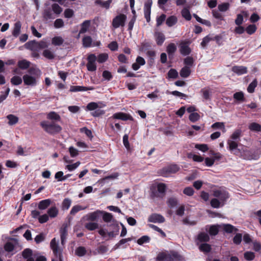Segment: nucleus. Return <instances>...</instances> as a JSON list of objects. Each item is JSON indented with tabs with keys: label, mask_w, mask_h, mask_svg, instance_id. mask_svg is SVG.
Wrapping results in <instances>:
<instances>
[{
	"label": "nucleus",
	"mask_w": 261,
	"mask_h": 261,
	"mask_svg": "<svg viewBox=\"0 0 261 261\" xmlns=\"http://www.w3.org/2000/svg\"><path fill=\"white\" fill-rule=\"evenodd\" d=\"M60 118V115H48L47 120L41 121L40 124L45 132L50 135H55L62 130V127L56 122Z\"/></svg>",
	"instance_id": "nucleus-1"
},
{
	"label": "nucleus",
	"mask_w": 261,
	"mask_h": 261,
	"mask_svg": "<svg viewBox=\"0 0 261 261\" xmlns=\"http://www.w3.org/2000/svg\"><path fill=\"white\" fill-rule=\"evenodd\" d=\"M166 190V185L165 184L159 183L157 184L156 187L154 185H152L150 187V196L152 198L155 197L163 198L165 194Z\"/></svg>",
	"instance_id": "nucleus-2"
},
{
	"label": "nucleus",
	"mask_w": 261,
	"mask_h": 261,
	"mask_svg": "<svg viewBox=\"0 0 261 261\" xmlns=\"http://www.w3.org/2000/svg\"><path fill=\"white\" fill-rule=\"evenodd\" d=\"M213 195L215 197L218 198L219 200L222 202V205H224L229 197V193L222 187L214 189L213 190Z\"/></svg>",
	"instance_id": "nucleus-3"
},
{
	"label": "nucleus",
	"mask_w": 261,
	"mask_h": 261,
	"mask_svg": "<svg viewBox=\"0 0 261 261\" xmlns=\"http://www.w3.org/2000/svg\"><path fill=\"white\" fill-rule=\"evenodd\" d=\"M191 42L189 39L181 41L179 44V50L181 55L184 56H189L192 51L190 45Z\"/></svg>",
	"instance_id": "nucleus-4"
},
{
	"label": "nucleus",
	"mask_w": 261,
	"mask_h": 261,
	"mask_svg": "<svg viewBox=\"0 0 261 261\" xmlns=\"http://www.w3.org/2000/svg\"><path fill=\"white\" fill-rule=\"evenodd\" d=\"M126 18V15L123 14L117 15L112 20V26L115 29L118 28L120 27H124Z\"/></svg>",
	"instance_id": "nucleus-5"
},
{
	"label": "nucleus",
	"mask_w": 261,
	"mask_h": 261,
	"mask_svg": "<svg viewBox=\"0 0 261 261\" xmlns=\"http://www.w3.org/2000/svg\"><path fill=\"white\" fill-rule=\"evenodd\" d=\"M88 63L87 64V68L89 71H95L96 70V65L95 61L96 57L95 54H90L87 58Z\"/></svg>",
	"instance_id": "nucleus-6"
},
{
	"label": "nucleus",
	"mask_w": 261,
	"mask_h": 261,
	"mask_svg": "<svg viewBox=\"0 0 261 261\" xmlns=\"http://www.w3.org/2000/svg\"><path fill=\"white\" fill-rule=\"evenodd\" d=\"M152 4V0H147L144 4V17L145 18L147 22H149L150 21L151 8Z\"/></svg>",
	"instance_id": "nucleus-7"
},
{
	"label": "nucleus",
	"mask_w": 261,
	"mask_h": 261,
	"mask_svg": "<svg viewBox=\"0 0 261 261\" xmlns=\"http://www.w3.org/2000/svg\"><path fill=\"white\" fill-rule=\"evenodd\" d=\"M102 214H103V216H102L103 220L105 222H107V223H109V222L112 221V222H113L112 225L116 229V231H118V230H119L118 224L116 223V221L115 220L113 219V215L111 213H109L108 212H103V213Z\"/></svg>",
	"instance_id": "nucleus-8"
},
{
	"label": "nucleus",
	"mask_w": 261,
	"mask_h": 261,
	"mask_svg": "<svg viewBox=\"0 0 261 261\" xmlns=\"http://www.w3.org/2000/svg\"><path fill=\"white\" fill-rule=\"evenodd\" d=\"M109 251V245H104L102 243H99L96 248L93 251V254L95 255L100 254L102 255L106 253Z\"/></svg>",
	"instance_id": "nucleus-9"
},
{
	"label": "nucleus",
	"mask_w": 261,
	"mask_h": 261,
	"mask_svg": "<svg viewBox=\"0 0 261 261\" xmlns=\"http://www.w3.org/2000/svg\"><path fill=\"white\" fill-rule=\"evenodd\" d=\"M148 221L149 222L162 223L165 221V219L160 214L153 213L149 216Z\"/></svg>",
	"instance_id": "nucleus-10"
},
{
	"label": "nucleus",
	"mask_w": 261,
	"mask_h": 261,
	"mask_svg": "<svg viewBox=\"0 0 261 261\" xmlns=\"http://www.w3.org/2000/svg\"><path fill=\"white\" fill-rule=\"evenodd\" d=\"M50 246L55 255L57 257H59L60 261H62V255L59 251L58 244L56 241V238H54L51 240L50 243Z\"/></svg>",
	"instance_id": "nucleus-11"
},
{
	"label": "nucleus",
	"mask_w": 261,
	"mask_h": 261,
	"mask_svg": "<svg viewBox=\"0 0 261 261\" xmlns=\"http://www.w3.org/2000/svg\"><path fill=\"white\" fill-rule=\"evenodd\" d=\"M23 80L25 85L35 86L37 85L36 78L34 76L25 74L23 76Z\"/></svg>",
	"instance_id": "nucleus-12"
},
{
	"label": "nucleus",
	"mask_w": 261,
	"mask_h": 261,
	"mask_svg": "<svg viewBox=\"0 0 261 261\" xmlns=\"http://www.w3.org/2000/svg\"><path fill=\"white\" fill-rule=\"evenodd\" d=\"M231 70L238 75H242L247 73V68L243 66H234Z\"/></svg>",
	"instance_id": "nucleus-13"
},
{
	"label": "nucleus",
	"mask_w": 261,
	"mask_h": 261,
	"mask_svg": "<svg viewBox=\"0 0 261 261\" xmlns=\"http://www.w3.org/2000/svg\"><path fill=\"white\" fill-rule=\"evenodd\" d=\"M25 48L32 51H38L39 50L37 41L34 40L29 41L24 44Z\"/></svg>",
	"instance_id": "nucleus-14"
},
{
	"label": "nucleus",
	"mask_w": 261,
	"mask_h": 261,
	"mask_svg": "<svg viewBox=\"0 0 261 261\" xmlns=\"http://www.w3.org/2000/svg\"><path fill=\"white\" fill-rule=\"evenodd\" d=\"M179 167L175 164L171 165L163 169L165 173H175L179 170Z\"/></svg>",
	"instance_id": "nucleus-15"
},
{
	"label": "nucleus",
	"mask_w": 261,
	"mask_h": 261,
	"mask_svg": "<svg viewBox=\"0 0 261 261\" xmlns=\"http://www.w3.org/2000/svg\"><path fill=\"white\" fill-rule=\"evenodd\" d=\"M177 50V47L176 45L173 43H169L166 48V51L168 55L169 58H172L174 55V54Z\"/></svg>",
	"instance_id": "nucleus-16"
},
{
	"label": "nucleus",
	"mask_w": 261,
	"mask_h": 261,
	"mask_svg": "<svg viewBox=\"0 0 261 261\" xmlns=\"http://www.w3.org/2000/svg\"><path fill=\"white\" fill-rule=\"evenodd\" d=\"M156 261H172V256L170 253L161 252L157 256Z\"/></svg>",
	"instance_id": "nucleus-17"
},
{
	"label": "nucleus",
	"mask_w": 261,
	"mask_h": 261,
	"mask_svg": "<svg viewBox=\"0 0 261 261\" xmlns=\"http://www.w3.org/2000/svg\"><path fill=\"white\" fill-rule=\"evenodd\" d=\"M21 28V23L20 21H17L14 23L13 30L12 32V35L17 38L20 34Z\"/></svg>",
	"instance_id": "nucleus-18"
},
{
	"label": "nucleus",
	"mask_w": 261,
	"mask_h": 261,
	"mask_svg": "<svg viewBox=\"0 0 261 261\" xmlns=\"http://www.w3.org/2000/svg\"><path fill=\"white\" fill-rule=\"evenodd\" d=\"M103 213V211L97 210L93 213H89L87 215V220L89 221L96 220L100 214Z\"/></svg>",
	"instance_id": "nucleus-19"
},
{
	"label": "nucleus",
	"mask_w": 261,
	"mask_h": 261,
	"mask_svg": "<svg viewBox=\"0 0 261 261\" xmlns=\"http://www.w3.org/2000/svg\"><path fill=\"white\" fill-rule=\"evenodd\" d=\"M104 106L105 105H103L101 102H91L87 105L86 108L88 110L93 111L96 110L98 108H101Z\"/></svg>",
	"instance_id": "nucleus-20"
},
{
	"label": "nucleus",
	"mask_w": 261,
	"mask_h": 261,
	"mask_svg": "<svg viewBox=\"0 0 261 261\" xmlns=\"http://www.w3.org/2000/svg\"><path fill=\"white\" fill-rule=\"evenodd\" d=\"M154 36L157 45L161 46L165 40V35L161 32H155Z\"/></svg>",
	"instance_id": "nucleus-21"
},
{
	"label": "nucleus",
	"mask_w": 261,
	"mask_h": 261,
	"mask_svg": "<svg viewBox=\"0 0 261 261\" xmlns=\"http://www.w3.org/2000/svg\"><path fill=\"white\" fill-rule=\"evenodd\" d=\"M51 203V200L50 199L41 200L38 203V208L40 210H45Z\"/></svg>",
	"instance_id": "nucleus-22"
},
{
	"label": "nucleus",
	"mask_w": 261,
	"mask_h": 261,
	"mask_svg": "<svg viewBox=\"0 0 261 261\" xmlns=\"http://www.w3.org/2000/svg\"><path fill=\"white\" fill-rule=\"evenodd\" d=\"M91 24V20H85L81 24V28L79 32V35L81 34H84L87 32Z\"/></svg>",
	"instance_id": "nucleus-23"
},
{
	"label": "nucleus",
	"mask_w": 261,
	"mask_h": 261,
	"mask_svg": "<svg viewBox=\"0 0 261 261\" xmlns=\"http://www.w3.org/2000/svg\"><path fill=\"white\" fill-rule=\"evenodd\" d=\"M61 243L63 244L67 236V226L66 224L63 225L60 230Z\"/></svg>",
	"instance_id": "nucleus-24"
},
{
	"label": "nucleus",
	"mask_w": 261,
	"mask_h": 261,
	"mask_svg": "<svg viewBox=\"0 0 261 261\" xmlns=\"http://www.w3.org/2000/svg\"><path fill=\"white\" fill-rule=\"evenodd\" d=\"M191 70L190 67L185 66L180 71V75L184 78L188 77L191 74Z\"/></svg>",
	"instance_id": "nucleus-25"
},
{
	"label": "nucleus",
	"mask_w": 261,
	"mask_h": 261,
	"mask_svg": "<svg viewBox=\"0 0 261 261\" xmlns=\"http://www.w3.org/2000/svg\"><path fill=\"white\" fill-rule=\"evenodd\" d=\"M177 22V18L175 16L172 15L167 18L166 20V23L169 27H171L175 25Z\"/></svg>",
	"instance_id": "nucleus-26"
},
{
	"label": "nucleus",
	"mask_w": 261,
	"mask_h": 261,
	"mask_svg": "<svg viewBox=\"0 0 261 261\" xmlns=\"http://www.w3.org/2000/svg\"><path fill=\"white\" fill-rule=\"evenodd\" d=\"M59 213V211L56 206H54L50 207L47 210V215L50 218H55L57 216Z\"/></svg>",
	"instance_id": "nucleus-27"
},
{
	"label": "nucleus",
	"mask_w": 261,
	"mask_h": 261,
	"mask_svg": "<svg viewBox=\"0 0 261 261\" xmlns=\"http://www.w3.org/2000/svg\"><path fill=\"white\" fill-rule=\"evenodd\" d=\"M223 229L226 233H232L233 232H237L238 229L234 227L233 225L229 224L223 225Z\"/></svg>",
	"instance_id": "nucleus-28"
},
{
	"label": "nucleus",
	"mask_w": 261,
	"mask_h": 261,
	"mask_svg": "<svg viewBox=\"0 0 261 261\" xmlns=\"http://www.w3.org/2000/svg\"><path fill=\"white\" fill-rule=\"evenodd\" d=\"M200 93L204 100H209L210 99V91L208 87L202 88L200 90Z\"/></svg>",
	"instance_id": "nucleus-29"
},
{
	"label": "nucleus",
	"mask_w": 261,
	"mask_h": 261,
	"mask_svg": "<svg viewBox=\"0 0 261 261\" xmlns=\"http://www.w3.org/2000/svg\"><path fill=\"white\" fill-rule=\"evenodd\" d=\"M92 39L89 36H85L82 39L83 45L84 47H90L92 45Z\"/></svg>",
	"instance_id": "nucleus-30"
},
{
	"label": "nucleus",
	"mask_w": 261,
	"mask_h": 261,
	"mask_svg": "<svg viewBox=\"0 0 261 261\" xmlns=\"http://www.w3.org/2000/svg\"><path fill=\"white\" fill-rule=\"evenodd\" d=\"M43 16L44 19L47 20L49 19H54L55 17L50 9H46L43 12Z\"/></svg>",
	"instance_id": "nucleus-31"
},
{
	"label": "nucleus",
	"mask_w": 261,
	"mask_h": 261,
	"mask_svg": "<svg viewBox=\"0 0 261 261\" xmlns=\"http://www.w3.org/2000/svg\"><path fill=\"white\" fill-rule=\"evenodd\" d=\"M199 249L201 251L205 253H209L212 250L211 246L207 243L201 244L199 246Z\"/></svg>",
	"instance_id": "nucleus-32"
},
{
	"label": "nucleus",
	"mask_w": 261,
	"mask_h": 261,
	"mask_svg": "<svg viewBox=\"0 0 261 261\" xmlns=\"http://www.w3.org/2000/svg\"><path fill=\"white\" fill-rule=\"evenodd\" d=\"M197 239L201 242H207L210 240V237L205 232H200L197 236Z\"/></svg>",
	"instance_id": "nucleus-33"
},
{
	"label": "nucleus",
	"mask_w": 261,
	"mask_h": 261,
	"mask_svg": "<svg viewBox=\"0 0 261 261\" xmlns=\"http://www.w3.org/2000/svg\"><path fill=\"white\" fill-rule=\"evenodd\" d=\"M220 226L218 225H213L209 227L208 233L211 236H216L219 232Z\"/></svg>",
	"instance_id": "nucleus-34"
},
{
	"label": "nucleus",
	"mask_w": 261,
	"mask_h": 261,
	"mask_svg": "<svg viewBox=\"0 0 261 261\" xmlns=\"http://www.w3.org/2000/svg\"><path fill=\"white\" fill-rule=\"evenodd\" d=\"M242 130L240 129H236L231 135L229 139L238 141L240 140Z\"/></svg>",
	"instance_id": "nucleus-35"
},
{
	"label": "nucleus",
	"mask_w": 261,
	"mask_h": 261,
	"mask_svg": "<svg viewBox=\"0 0 261 261\" xmlns=\"http://www.w3.org/2000/svg\"><path fill=\"white\" fill-rule=\"evenodd\" d=\"M30 65V62L26 60H22L18 62V66L21 69H27Z\"/></svg>",
	"instance_id": "nucleus-36"
},
{
	"label": "nucleus",
	"mask_w": 261,
	"mask_h": 261,
	"mask_svg": "<svg viewBox=\"0 0 261 261\" xmlns=\"http://www.w3.org/2000/svg\"><path fill=\"white\" fill-rule=\"evenodd\" d=\"M211 205L214 208H219L221 206H223L222 205V202L217 198H213L210 202Z\"/></svg>",
	"instance_id": "nucleus-37"
},
{
	"label": "nucleus",
	"mask_w": 261,
	"mask_h": 261,
	"mask_svg": "<svg viewBox=\"0 0 261 261\" xmlns=\"http://www.w3.org/2000/svg\"><path fill=\"white\" fill-rule=\"evenodd\" d=\"M89 89L86 87L81 86H71L70 88L71 92L86 91Z\"/></svg>",
	"instance_id": "nucleus-38"
},
{
	"label": "nucleus",
	"mask_w": 261,
	"mask_h": 261,
	"mask_svg": "<svg viewBox=\"0 0 261 261\" xmlns=\"http://www.w3.org/2000/svg\"><path fill=\"white\" fill-rule=\"evenodd\" d=\"M233 98L238 101L243 102L245 101V97L243 92H237L233 94Z\"/></svg>",
	"instance_id": "nucleus-39"
},
{
	"label": "nucleus",
	"mask_w": 261,
	"mask_h": 261,
	"mask_svg": "<svg viewBox=\"0 0 261 261\" xmlns=\"http://www.w3.org/2000/svg\"><path fill=\"white\" fill-rule=\"evenodd\" d=\"M181 14L182 16L187 21H190L192 18L190 12L187 8H184L181 10Z\"/></svg>",
	"instance_id": "nucleus-40"
},
{
	"label": "nucleus",
	"mask_w": 261,
	"mask_h": 261,
	"mask_svg": "<svg viewBox=\"0 0 261 261\" xmlns=\"http://www.w3.org/2000/svg\"><path fill=\"white\" fill-rule=\"evenodd\" d=\"M257 85V81L256 79L253 80V81L247 87V91L249 93H252L254 92V89Z\"/></svg>",
	"instance_id": "nucleus-41"
},
{
	"label": "nucleus",
	"mask_w": 261,
	"mask_h": 261,
	"mask_svg": "<svg viewBox=\"0 0 261 261\" xmlns=\"http://www.w3.org/2000/svg\"><path fill=\"white\" fill-rule=\"evenodd\" d=\"M87 253V250L84 247L80 246L77 247L75 251V254L78 256H83Z\"/></svg>",
	"instance_id": "nucleus-42"
},
{
	"label": "nucleus",
	"mask_w": 261,
	"mask_h": 261,
	"mask_svg": "<svg viewBox=\"0 0 261 261\" xmlns=\"http://www.w3.org/2000/svg\"><path fill=\"white\" fill-rule=\"evenodd\" d=\"M187 156L189 159H192L194 161L197 162H202L204 160L201 156L193 154L192 153H188Z\"/></svg>",
	"instance_id": "nucleus-43"
},
{
	"label": "nucleus",
	"mask_w": 261,
	"mask_h": 261,
	"mask_svg": "<svg viewBox=\"0 0 261 261\" xmlns=\"http://www.w3.org/2000/svg\"><path fill=\"white\" fill-rule=\"evenodd\" d=\"M227 144L228 145L229 149L230 151H232L234 149H237L238 146V141L228 139L227 140Z\"/></svg>",
	"instance_id": "nucleus-44"
},
{
	"label": "nucleus",
	"mask_w": 261,
	"mask_h": 261,
	"mask_svg": "<svg viewBox=\"0 0 261 261\" xmlns=\"http://www.w3.org/2000/svg\"><path fill=\"white\" fill-rule=\"evenodd\" d=\"M7 118L8 120V124L10 125L15 124L18 121V118L15 115H7Z\"/></svg>",
	"instance_id": "nucleus-45"
},
{
	"label": "nucleus",
	"mask_w": 261,
	"mask_h": 261,
	"mask_svg": "<svg viewBox=\"0 0 261 261\" xmlns=\"http://www.w3.org/2000/svg\"><path fill=\"white\" fill-rule=\"evenodd\" d=\"M212 34H208L203 38L202 41L201 42V45L202 47L204 48L211 41H212Z\"/></svg>",
	"instance_id": "nucleus-46"
},
{
	"label": "nucleus",
	"mask_w": 261,
	"mask_h": 261,
	"mask_svg": "<svg viewBox=\"0 0 261 261\" xmlns=\"http://www.w3.org/2000/svg\"><path fill=\"white\" fill-rule=\"evenodd\" d=\"M51 42L53 45L60 46L63 44L64 40L61 37L56 36L53 38Z\"/></svg>",
	"instance_id": "nucleus-47"
},
{
	"label": "nucleus",
	"mask_w": 261,
	"mask_h": 261,
	"mask_svg": "<svg viewBox=\"0 0 261 261\" xmlns=\"http://www.w3.org/2000/svg\"><path fill=\"white\" fill-rule=\"evenodd\" d=\"M108 55L106 53H101L98 55L97 61L99 63L105 62L108 59Z\"/></svg>",
	"instance_id": "nucleus-48"
},
{
	"label": "nucleus",
	"mask_w": 261,
	"mask_h": 261,
	"mask_svg": "<svg viewBox=\"0 0 261 261\" xmlns=\"http://www.w3.org/2000/svg\"><path fill=\"white\" fill-rule=\"evenodd\" d=\"M33 251L30 248L25 249L22 252V255L24 258H32Z\"/></svg>",
	"instance_id": "nucleus-49"
},
{
	"label": "nucleus",
	"mask_w": 261,
	"mask_h": 261,
	"mask_svg": "<svg viewBox=\"0 0 261 261\" xmlns=\"http://www.w3.org/2000/svg\"><path fill=\"white\" fill-rule=\"evenodd\" d=\"M242 241V234L240 233H237L233 238V242L237 245H240Z\"/></svg>",
	"instance_id": "nucleus-50"
},
{
	"label": "nucleus",
	"mask_w": 261,
	"mask_h": 261,
	"mask_svg": "<svg viewBox=\"0 0 261 261\" xmlns=\"http://www.w3.org/2000/svg\"><path fill=\"white\" fill-rule=\"evenodd\" d=\"M249 128L250 130L254 132L261 131V126L259 124L255 122L251 123L249 125Z\"/></svg>",
	"instance_id": "nucleus-51"
},
{
	"label": "nucleus",
	"mask_w": 261,
	"mask_h": 261,
	"mask_svg": "<svg viewBox=\"0 0 261 261\" xmlns=\"http://www.w3.org/2000/svg\"><path fill=\"white\" fill-rule=\"evenodd\" d=\"M168 78L169 79H176L178 77V72L175 69H170L168 73Z\"/></svg>",
	"instance_id": "nucleus-52"
},
{
	"label": "nucleus",
	"mask_w": 261,
	"mask_h": 261,
	"mask_svg": "<svg viewBox=\"0 0 261 261\" xmlns=\"http://www.w3.org/2000/svg\"><path fill=\"white\" fill-rule=\"evenodd\" d=\"M28 72L31 75H33L37 77L40 76L41 74V71L39 69L31 67L28 70Z\"/></svg>",
	"instance_id": "nucleus-53"
},
{
	"label": "nucleus",
	"mask_w": 261,
	"mask_h": 261,
	"mask_svg": "<svg viewBox=\"0 0 261 261\" xmlns=\"http://www.w3.org/2000/svg\"><path fill=\"white\" fill-rule=\"evenodd\" d=\"M86 208V207H82V206L80 205H76L72 207V209L70 211V214L71 215H74L76 213L79 212L81 210H85Z\"/></svg>",
	"instance_id": "nucleus-54"
},
{
	"label": "nucleus",
	"mask_w": 261,
	"mask_h": 261,
	"mask_svg": "<svg viewBox=\"0 0 261 261\" xmlns=\"http://www.w3.org/2000/svg\"><path fill=\"white\" fill-rule=\"evenodd\" d=\"M85 227L89 230H94L98 227V224L95 222H89L86 224Z\"/></svg>",
	"instance_id": "nucleus-55"
},
{
	"label": "nucleus",
	"mask_w": 261,
	"mask_h": 261,
	"mask_svg": "<svg viewBox=\"0 0 261 261\" xmlns=\"http://www.w3.org/2000/svg\"><path fill=\"white\" fill-rule=\"evenodd\" d=\"M187 57L184 59V63L186 66L191 67L194 64V59L193 57L187 56Z\"/></svg>",
	"instance_id": "nucleus-56"
},
{
	"label": "nucleus",
	"mask_w": 261,
	"mask_h": 261,
	"mask_svg": "<svg viewBox=\"0 0 261 261\" xmlns=\"http://www.w3.org/2000/svg\"><path fill=\"white\" fill-rule=\"evenodd\" d=\"M257 30V28L255 24H250L246 28V31L249 35L254 34Z\"/></svg>",
	"instance_id": "nucleus-57"
},
{
	"label": "nucleus",
	"mask_w": 261,
	"mask_h": 261,
	"mask_svg": "<svg viewBox=\"0 0 261 261\" xmlns=\"http://www.w3.org/2000/svg\"><path fill=\"white\" fill-rule=\"evenodd\" d=\"M112 0H108L105 2L101 1H96L95 2L96 4L100 5L101 7L105 8L107 9H108L110 8V4L112 3Z\"/></svg>",
	"instance_id": "nucleus-58"
},
{
	"label": "nucleus",
	"mask_w": 261,
	"mask_h": 261,
	"mask_svg": "<svg viewBox=\"0 0 261 261\" xmlns=\"http://www.w3.org/2000/svg\"><path fill=\"white\" fill-rule=\"evenodd\" d=\"M71 203V200L69 198H65L63 201L62 203V209L64 210H68Z\"/></svg>",
	"instance_id": "nucleus-59"
},
{
	"label": "nucleus",
	"mask_w": 261,
	"mask_h": 261,
	"mask_svg": "<svg viewBox=\"0 0 261 261\" xmlns=\"http://www.w3.org/2000/svg\"><path fill=\"white\" fill-rule=\"evenodd\" d=\"M244 257L247 260H252L255 258V254L253 252L247 251L244 253Z\"/></svg>",
	"instance_id": "nucleus-60"
},
{
	"label": "nucleus",
	"mask_w": 261,
	"mask_h": 261,
	"mask_svg": "<svg viewBox=\"0 0 261 261\" xmlns=\"http://www.w3.org/2000/svg\"><path fill=\"white\" fill-rule=\"evenodd\" d=\"M11 83L14 85H19L22 83V79L18 76H14L11 79Z\"/></svg>",
	"instance_id": "nucleus-61"
},
{
	"label": "nucleus",
	"mask_w": 261,
	"mask_h": 261,
	"mask_svg": "<svg viewBox=\"0 0 261 261\" xmlns=\"http://www.w3.org/2000/svg\"><path fill=\"white\" fill-rule=\"evenodd\" d=\"M43 56L46 58L52 60L54 59L55 56L53 53L48 49H45L43 52Z\"/></svg>",
	"instance_id": "nucleus-62"
},
{
	"label": "nucleus",
	"mask_w": 261,
	"mask_h": 261,
	"mask_svg": "<svg viewBox=\"0 0 261 261\" xmlns=\"http://www.w3.org/2000/svg\"><path fill=\"white\" fill-rule=\"evenodd\" d=\"M51 7L53 11L56 14H60L62 11V8L57 4H53Z\"/></svg>",
	"instance_id": "nucleus-63"
},
{
	"label": "nucleus",
	"mask_w": 261,
	"mask_h": 261,
	"mask_svg": "<svg viewBox=\"0 0 261 261\" xmlns=\"http://www.w3.org/2000/svg\"><path fill=\"white\" fill-rule=\"evenodd\" d=\"M150 238L147 236H143L137 240V243L142 245L145 243H147L149 241Z\"/></svg>",
	"instance_id": "nucleus-64"
}]
</instances>
